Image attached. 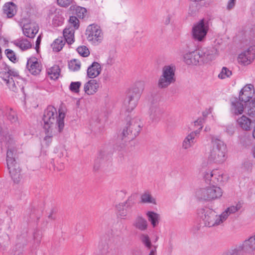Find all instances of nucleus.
I'll use <instances>...</instances> for the list:
<instances>
[{
	"mask_svg": "<svg viewBox=\"0 0 255 255\" xmlns=\"http://www.w3.org/2000/svg\"><path fill=\"white\" fill-rule=\"evenodd\" d=\"M64 113L60 112L58 116L57 110L53 106H48L45 110L42 118L46 134L44 140L50 142L52 136L62 131L64 127Z\"/></svg>",
	"mask_w": 255,
	"mask_h": 255,
	"instance_id": "obj_1",
	"label": "nucleus"
},
{
	"mask_svg": "<svg viewBox=\"0 0 255 255\" xmlns=\"http://www.w3.org/2000/svg\"><path fill=\"white\" fill-rule=\"evenodd\" d=\"M4 143L7 148L6 163L9 173L13 181L18 183L20 180V169L14 157L16 151L15 141L12 137L8 136L5 137Z\"/></svg>",
	"mask_w": 255,
	"mask_h": 255,
	"instance_id": "obj_2",
	"label": "nucleus"
},
{
	"mask_svg": "<svg viewBox=\"0 0 255 255\" xmlns=\"http://www.w3.org/2000/svg\"><path fill=\"white\" fill-rule=\"evenodd\" d=\"M0 77L12 91L17 92L24 88L25 81L19 76L17 71L8 67L5 66L1 69Z\"/></svg>",
	"mask_w": 255,
	"mask_h": 255,
	"instance_id": "obj_3",
	"label": "nucleus"
},
{
	"mask_svg": "<svg viewBox=\"0 0 255 255\" xmlns=\"http://www.w3.org/2000/svg\"><path fill=\"white\" fill-rule=\"evenodd\" d=\"M201 223L209 228L222 226L226 221V214L222 213L217 214L213 210L209 208L202 209L199 212Z\"/></svg>",
	"mask_w": 255,
	"mask_h": 255,
	"instance_id": "obj_4",
	"label": "nucleus"
},
{
	"mask_svg": "<svg viewBox=\"0 0 255 255\" xmlns=\"http://www.w3.org/2000/svg\"><path fill=\"white\" fill-rule=\"evenodd\" d=\"M142 81H136L128 93L123 103V108L128 112L132 111L137 106L138 101L144 88Z\"/></svg>",
	"mask_w": 255,
	"mask_h": 255,
	"instance_id": "obj_5",
	"label": "nucleus"
},
{
	"mask_svg": "<svg viewBox=\"0 0 255 255\" xmlns=\"http://www.w3.org/2000/svg\"><path fill=\"white\" fill-rule=\"evenodd\" d=\"M212 147L208 156V161L210 162L221 163L227 159V149L226 144L221 139L213 137Z\"/></svg>",
	"mask_w": 255,
	"mask_h": 255,
	"instance_id": "obj_6",
	"label": "nucleus"
},
{
	"mask_svg": "<svg viewBox=\"0 0 255 255\" xmlns=\"http://www.w3.org/2000/svg\"><path fill=\"white\" fill-rule=\"evenodd\" d=\"M222 194V190L219 187L211 184L197 189L195 192V196L198 199L207 201L219 198Z\"/></svg>",
	"mask_w": 255,
	"mask_h": 255,
	"instance_id": "obj_7",
	"label": "nucleus"
},
{
	"mask_svg": "<svg viewBox=\"0 0 255 255\" xmlns=\"http://www.w3.org/2000/svg\"><path fill=\"white\" fill-rule=\"evenodd\" d=\"M176 67L173 65L164 66L162 69V74L158 81V86L160 88H165L176 81Z\"/></svg>",
	"mask_w": 255,
	"mask_h": 255,
	"instance_id": "obj_8",
	"label": "nucleus"
},
{
	"mask_svg": "<svg viewBox=\"0 0 255 255\" xmlns=\"http://www.w3.org/2000/svg\"><path fill=\"white\" fill-rule=\"evenodd\" d=\"M209 28L208 21L205 19L200 20L192 27V38L195 41H203L205 39Z\"/></svg>",
	"mask_w": 255,
	"mask_h": 255,
	"instance_id": "obj_9",
	"label": "nucleus"
},
{
	"mask_svg": "<svg viewBox=\"0 0 255 255\" xmlns=\"http://www.w3.org/2000/svg\"><path fill=\"white\" fill-rule=\"evenodd\" d=\"M203 177L207 183L211 185H218L227 180V177L224 172L218 169L205 171L203 174Z\"/></svg>",
	"mask_w": 255,
	"mask_h": 255,
	"instance_id": "obj_10",
	"label": "nucleus"
},
{
	"mask_svg": "<svg viewBox=\"0 0 255 255\" xmlns=\"http://www.w3.org/2000/svg\"><path fill=\"white\" fill-rule=\"evenodd\" d=\"M85 34L88 40L95 44L101 42L103 39L102 30L97 25H89L87 28Z\"/></svg>",
	"mask_w": 255,
	"mask_h": 255,
	"instance_id": "obj_11",
	"label": "nucleus"
},
{
	"mask_svg": "<svg viewBox=\"0 0 255 255\" xmlns=\"http://www.w3.org/2000/svg\"><path fill=\"white\" fill-rule=\"evenodd\" d=\"M142 124L137 119L131 120L127 127L123 129V136L128 137V139H132L139 134Z\"/></svg>",
	"mask_w": 255,
	"mask_h": 255,
	"instance_id": "obj_12",
	"label": "nucleus"
},
{
	"mask_svg": "<svg viewBox=\"0 0 255 255\" xmlns=\"http://www.w3.org/2000/svg\"><path fill=\"white\" fill-rule=\"evenodd\" d=\"M255 58V45H252L239 54L238 61L241 64L247 65L251 64Z\"/></svg>",
	"mask_w": 255,
	"mask_h": 255,
	"instance_id": "obj_13",
	"label": "nucleus"
},
{
	"mask_svg": "<svg viewBox=\"0 0 255 255\" xmlns=\"http://www.w3.org/2000/svg\"><path fill=\"white\" fill-rule=\"evenodd\" d=\"M198 53L200 57V64L212 61L218 54L217 49L214 47L204 48L199 50Z\"/></svg>",
	"mask_w": 255,
	"mask_h": 255,
	"instance_id": "obj_14",
	"label": "nucleus"
},
{
	"mask_svg": "<svg viewBox=\"0 0 255 255\" xmlns=\"http://www.w3.org/2000/svg\"><path fill=\"white\" fill-rule=\"evenodd\" d=\"M134 204V202L133 198L132 197H129L126 202L116 205V209L117 211V214L118 217L121 219H125L128 215V212L127 210L125 209V207H126L127 209H129L131 208Z\"/></svg>",
	"mask_w": 255,
	"mask_h": 255,
	"instance_id": "obj_15",
	"label": "nucleus"
},
{
	"mask_svg": "<svg viewBox=\"0 0 255 255\" xmlns=\"http://www.w3.org/2000/svg\"><path fill=\"white\" fill-rule=\"evenodd\" d=\"M254 94V86L252 84H247L241 90L239 98L242 101L246 103L252 99Z\"/></svg>",
	"mask_w": 255,
	"mask_h": 255,
	"instance_id": "obj_16",
	"label": "nucleus"
},
{
	"mask_svg": "<svg viewBox=\"0 0 255 255\" xmlns=\"http://www.w3.org/2000/svg\"><path fill=\"white\" fill-rule=\"evenodd\" d=\"M238 249L240 251L243 250L249 255H252L255 252V236L254 235L245 240Z\"/></svg>",
	"mask_w": 255,
	"mask_h": 255,
	"instance_id": "obj_17",
	"label": "nucleus"
},
{
	"mask_svg": "<svg viewBox=\"0 0 255 255\" xmlns=\"http://www.w3.org/2000/svg\"><path fill=\"white\" fill-rule=\"evenodd\" d=\"M27 68L31 74L36 75L40 73L42 66L37 58L31 57L27 60Z\"/></svg>",
	"mask_w": 255,
	"mask_h": 255,
	"instance_id": "obj_18",
	"label": "nucleus"
},
{
	"mask_svg": "<svg viewBox=\"0 0 255 255\" xmlns=\"http://www.w3.org/2000/svg\"><path fill=\"white\" fill-rule=\"evenodd\" d=\"M200 133V129L191 132L184 138L182 147L184 149H188L191 148L196 142L195 138Z\"/></svg>",
	"mask_w": 255,
	"mask_h": 255,
	"instance_id": "obj_19",
	"label": "nucleus"
},
{
	"mask_svg": "<svg viewBox=\"0 0 255 255\" xmlns=\"http://www.w3.org/2000/svg\"><path fill=\"white\" fill-rule=\"evenodd\" d=\"M200 57L198 51L189 52L184 55V61L189 65H197L200 64Z\"/></svg>",
	"mask_w": 255,
	"mask_h": 255,
	"instance_id": "obj_20",
	"label": "nucleus"
},
{
	"mask_svg": "<svg viewBox=\"0 0 255 255\" xmlns=\"http://www.w3.org/2000/svg\"><path fill=\"white\" fill-rule=\"evenodd\" d=\"M38 24L34 22H30L24 24L22 28L23 34L29 38L34 37L38 32Z\"/></svg>",
	"mask_w": 255,
	"mask_h": 255,
	"instance_id": "obj_21",
	"label": "nucleus"
},
{
	"mask_svg": "<svg viewBox=\"0 0 255 255\" xmlns=\"http://www.w3.org/2000/svg\"><path fill=\"white\" fill-rule=\"evenodd\" d=\"M132 226L135 229L143 232L147 230L148 224L146 219L142 215H138L134 218Z\"/></svg>",
	"mask_w": 255,
	"mask_h": 255,
	"instance_id": "obj_22",
	"label": "nucleus"
},
{
	"mask_svg": "<svg viewBox=\"0 0 255 255\" xmlns=\"http://www.w3.org/2000/svg\"><path fill=\"white\" fill-rule=\"evenodd\" d=\"M102 71V67L100 63L94 62L90 65L87 70V76L93 79L98 77Z\"/></svg>",
	"mask_w": 255,
	"mask_h": 255,
	"instance_id": "obj_23",
	"label": "nucleus"
},
{
	"mask_svg": "<svg viewBox=\"0 0 255 255\" xmlns=\"http://www.w3.org/2000/svg\"><path fill=\"white\" fill-rule=\"evenodd\" d=\"M241 99L233 98L231 102V111L235 115H241L244 110V106L240 101Z\"/></svg>",
	"mask_w": 255,
	"mask_h": 255,
	"instance_id": "obj_24",
	"label": "nucleus"
},
{
	"mask_svg": "<svg viewBox=\"0 0 255 255\" xmlns=\"http://www.w3.org/2000/svg\"><path fill=\"white\" fill-rule=\"evenodd\" d=\"M236 122L237 126L244 130L249 131L252 129L251 120L246 116L243 115L239 118Z\"/></svg>",
	"mask_w": 255,
	"mask_h": 255,
	"instance_id": "obj_25",
	"label": "nucleus"
},
{
	"mask_svg": "<svg viewBox=\"0 0 255 255\" xmlns=\"http://www.w3.org/2000/svg\"><path fill=\"white\" fill-rule=\"evenodd\" d=\"M99 87V83L97 80L93 79L85 84L84 90L87 94L91 95L95 94L98 91Z\"/></svg>",
	"mask_w": 255,
	"mask_h": 255,
	"instance_id": "obj_26",
	"label": "nucleus"
},
{
	"mask_svg": "<svg viewBox=\"0 0 255 255\" xmlns=\"http://www.w3.org/2000/svg\"><path fill=\"white\" fill-rule=\"evenodd\" d=\"M3 12L8 18L12 17L16 13V6L11 2H6L3 6Z\"/></svg>",
	"mask_w": 255,
	"mask_h": 255,
	"instance_id": "obj_27",
	"label": "nucleus"
},
{
	"mask_svg": "<svg viewBox=\"0 0 255 255\" xmlns=\"http://www.w3.org/2000/svg\"><path fill=\"white\" fill-rule=\"evenodd\" d=\"M12 43L22 51L30 49L32 45L30 41L27 39L23 38L14 40L12 42Z\"/></svg>",
	"mask_w": 255,
	"mask_h": 255,
	"instance_id": "obj_28",
	"label": "nucleus"
},
{
	"mask_svg": "<svg viewBox=\"0 0 255 255\" xmlns=\"http://www.w3.org/2000/svg\"><path fill=\"white\" fill-rule=\"evenodd\" d=\"M145 215L153 228L158 226L160 218L159 214L153 211H149L146 212Z\"/></svg>",
	"mask_w": 255,
	"mask_h": 255,
	"instance_id": "obj_29",
	"label": "nucleus"
},
{
	"mask_svg": "<svg viewBox=\"0 0 255 255\" xmlns=\"http://www.w3.org/2000/svg\"><path fill=\"white\" fill-rule=\"evenodd\" d=\"M75 29L72 26L66 27L63 31L64 39L69 44L74 42Z\"/></svg>",
	"mask_w": 255,
	"mask_h": 255,
	"instance_id": "obj_30",
	"label": "nucleus"
},
{
	"mask_svg": "<svg viewBox=\"0 0 255 255\" xmlns=\"http://www.w3.org/2000/svg\"><path fill=\"white\" fill-rule=\"evenodd\" d=\"M140 202L143 204H151L154 205L157 204L156 198L149 191H145L141 195Z\"/></svg>",
	"mask_w": 255,
	"mask_h": 255,
	"instance_id": "obj_31",
	"label": "nucleus"
},
{
	"mask_svg": "<svg viewBox=\"0 0 255 255\" xmlns=\"http://www.w3.org/2000/svg\"><path fill=\"white\" fill-rule=\"evenodd\" d=\"M148 114L151 120L156 121L159 118L161 111L157 105H152L149 108Z\"/></svg>",
	"mask_w": 255,
	"mask_h": 255,
	"instance_id": "obj_32",
	"label": "nucleus"
},
{
	"mask_svg": "<svg viewBox=\"0 0 255 255\" xmlns=\"http://www.w3.org/2000/svg\"><path fill=\"white\" fill-rule=\"evenodd\" d=\"M65 42L62 37H60L56 39L51 45L53 51L58 52L61 50L65 44Z\"/></svg>",
	"mask_w": 255,
	"mask_h": 255,
	"instance_id": "obj_33",
	"label": "nucleus"
},
{
	"mask_svg": "<svg viewBox=\"0 0 255 255\" xmlns=\"http://www.w3.org/2000/svg\"><path fill=\"white\" fill-rule=\"evenodd\" d=\"M242 207V204L240 202L236 203L235 205H232L227 208L224 212H222L223 215L226 214V220H227L229 216L232 214H234L238 211Z\"/></svg>",
	"mask_w": 255,
	"mask_h": 255,
	"instance_id": "obj_34",
	"label": "nucleus"
},
{
	"mask_svg": "<svg viewBox=\"0 0 255 255\" xmlns=\"http://www.w3.org/2000/svg\"><path fill=\"white\" fill-rule=\"evenodd\" d=\"M245 109L248 114L251 117H255V99L245 103Z\"/></svg>",
	"mask_w": 255,
	"mask_h": 255,
	"instance_id": "obj_35",
	"label": "nucleus"
},
{
	"mask_svg": "<svg viewBox=\"0 0 255 255\" xmlns=\"http://www.w3.org/2000/svg\"><path fill=\"white\" fill-rule=\"evenodd\" d=\"M140 240L142 244L147 250L153 249L154 247H155L152 245L150 239L146 234H141L140 236Z\"/></svg>",
	"mask_w": 255,
	"mask_h": 255,
	"instance_id": "obj_36",
	"label": "nucleus"
},
{
	"mask_svg": "<svg viewBox=\"0 0 255 255\" xmlns=\"http://www.w3.org/2000/svg\"><path fill=\"white\" fill-rule=\"evenodd\" d=\"M60 70L58 66L54 65L47 70V73L51 79H57L60 75Z\"/></svg>",
	"mask_w": 255,
	"mask_h": 255,
	"instance_id": "obj_37",
	"label": "nucleus"
},
{
	"mask_svg": "<svg viewBox=\"0 0 255 255\" xmlns=\"http://www.w3.org/2000/svg\"><path fill=\"white\" fill-rule=\"evenodd\" d=\"M232 75V71L226 67H223L218 77L220 79H225L230 78Z\"/></svg>",
	"mask_w": 255,
	"mask_h": 255,
	"instance_id": "obj_38",
	"label": "nucleus"
},
{
	"mask_svg": "<svg viewBox=\"0 0 255 255\" xmlns=\"http://www.w3.org/2000/svg\"><path fill=\"white\" fill-rule=\"evenodd\" d=\"M99 248L102 255H113L110 252L111 250L108 244L101 242L99 246Z\"/></svg>",
	"mask_w": 255,
	"mask_h": 255,
	"instance_id": "obj_39",
	"label": "nucleus"
},
{
	"mask_svg": "<svg viewBox=\"0 0 255 255\" xmlns=\"http://www.w3.org/2000/svg\"><path fill=\"white\" fill-rule=\"evenodd\" d=\"M81 67L80 62L76 59L71 60L69 63V67L72 71H77Z\"/></svg>",
	"mask_w": 255,
	"mask_h": 255,
	"instance_id": "obj_40",
	"label": "nucleus"
},
{
	"mask_svg": "<svg viewBox=\"0 0 255 255\" xmlns=\"http://www.w3.org/2000/svg\"><path fill=\"white\" fill-rule=\"evenodd\" d=\"M75 13L80 18H83L86 15L87 10L85 8L77 6L75 9Z\"/></svg>",
	"mask_w": 255,
	"mask_h": 255,
	"instance_id": "obj_41",
	"label": "nucleus"
},
{
	"mask_svg": "<svg viewBox=\"0 0 255 255\" xmlns=\"http://www.w3.org/2000/svg\"><path fill=\"white\" fill-rule=\"evenodd\" d=\"M78 53L83 57H87L90 54L88 48L85 46H79L77 48Z\"/></svg>",
	"mask_w": 255,
	"mask_h": 255,
	"instance_id": "obj_42",
	"label": "nucleus"
},
{
	"mask_svg": "<svg viewBox=\"0 0 255 255\" xmlns=\"http://www.w3.org/2000/svg\"><path fill=\"white\" fill-rule=\"evenodd\" d=\"M69 22L75 30L78 28L79 26V21L76 16H70L69 19Z\"/></svg>",
	"mask_w": 255,
	"mask_h": 255,
	"instance_id": "obj_43",
	"label": "nucleus"
},
{
	"mask_svg": "<svg viewBox=\"0 0 255 255\" xmlns=\"http://www.w3.org/2000/svg\"><path fill=\"white\" fill-rule=\"evenodd\" d=\"M81 85L80 82H72L71 83L69 88L73 92L78 93L79 91V88Z\"/></svg>",
	"mask_w": 255,
	"mask_h": 255,
	"instance_id": "obj_44",
	"label": "nucleus"
},
{
	"mask_svg": "<svg viewBox=\"0 0 255 255\" xmlns=\"http://www.w3.org/2000/svg\"><path fill=\"white\" fill-rule=\"evenodd\" d=\"M5 53L7 57L12 62H15L16 61V56L14 52L11 49H6Z\"/></svg>",
	"mask_w": 255,
	"mask_h": 255,
	"instance_id": "obj_45",
	"label": "nucleus"
},
{
	"mask_svg": "<svg viewBox=\"0 0 255 255\" xmlns=\"http://www.w3.org/2000/svg\"><path fill=\"white\" fill-rule=\"evenodd\" d=\"M8 119L11 122H15L17 121V117L16 116L15 112L12 110H10L7 115Z\"/></svg>",
	"mask_w": 255,
	"mask_h": 255,
	"instance_id": "obj_46",
	"label": "nucleus"
},
{
	"mask_svg": "<svg viewBox=\"0 0 255 255\" xmlns=\"http://www.w3.org/2000/svg\"><path fill=\"white\" fill-rule=\"evenodd\" d=\"M72 0H57L59 5L63 7L68 6L71 3Z\"/></svg>",
	"mask_w": 255,
	"mask_h": 255,
	"instance_id": "obj_47",
	"label": "nucleus"
},
{
	"mask_svg": "<svg viewBox=\"0 0 255 255\" xmlns=\"http://www.w3.org/2000/svg\"><path fill=\"white\" fill-rule=\"evenodd\" d=\"M236 0H229L227 5V9L229 10L233 9L236 4Z\"/></svg>",
	"mask_w": 255,
	"mask_h": 255,
	"instance_id": "obj_48",
	"label": "nucleus"
},
{
	"mask_svg": "<svg viewBox=\"0 0 255 255\" xmlns=\"http://www.w3.org/2000/svg\"><path fill=\"white\" fill-rule=\"evenodd\" d=\"M239 251L240 250L238 248L232 251H229L223 255H240Z\"/></svg>",
	"mask_w": 255,
	"mask_h": 255,
	"instance_id": "obj_49",
	"label": "nucleus"
},
{
	"mask_svg": "<svg viewBox=\"0 0 255 255\" xmlns=\"http://www.w3.org/2000/svg\"><path fill=\"white\" fill-rule=\"evenodd\" d=\"M62 17H58V20L56 17H54L53 18V21L55 25H59L61 24L62 22Z\"/></svg>",
	"mask_w": 255,
	"mask_h": 255,
	"instance_id": "obj_50",
	"label": "nucleus"
},
{
	"mask_svg": "<svg viewBox=\"0 0 255 255\" xmlns=\"http://www.w3.org/2000/svg\"><path fill=\"white\" fill-rule=\"evenodd\" d=\"M150 252L147 255H156V247H154L153 249L149 250Z\"/></svg>",
	"mask_w": 255,
	"mask_h": 255,
	"instance_id": "obj_51",
	"label": "nucleus"
},
{
	"mask_svg": "<svg viewBox=\"0 0 255 255\" xmlns=\"http://www.w3.org/2000/svg\"><path fill=\"white\" fill-rule=\"evenodd\" d=\"M166 250H167V252L169 254H170L172 253V250H173V245H172V244L170 243L169 244V245L168 246Z\"/></svg>",
	"mask_w": 255,
	"mask_h": 255,
	"instance_id": "obj_52",
	"label": "nucleus"
},
{
	"mask_svg": "<svg viewBox=\"0 0 255 255\" xmlns=\"http://www.w3.org/2000/svg\"><path fill=\"white\" fill-rule=\"evenodd\" d=\"M227 132L230 135H232L234 133L233 128L232 127H228L227 128Z\"/></svg>",
	"mask_w": 255,
	"mask_h": 255,
	"instance_id": "obj_53",
	"label": "nucleus"
},
{
	"mask_svg": "<svg viewBox=\"0 0 255 255\" xmlns=\"http://www.w3.org/2000/svg\"><path fill=\"white\" fill-rule=\"evenodd\" d=\"M40 42H41V37L40 36H39L37 37L36 41V47H38L40 43Z\"/></svg>",
	"mask_w": 255,
	"mask_h": 255,
	"instance_id": "obj_54",
	"label": "nucleus"
},
{
	"mask_svg": "<svg viewBox=\"0 0 255 255\" xmlns=\"http://www.w3.org/2000/svg\"><path fill=\"white\" fill-rule=\"evenodd\" d=\"M170 17H169V16H167V17L165 18V20H164V23H165V24H168L170 23Z\"/></svg>",
	"mask_w": 255,
	"mask_h": 255,
	"instance_id": "obj_55",
	"label": "nucleus"
},
{
	"mask_svg": "<svg viewBox=\"0 0 255 255\" xmlns=\"http://www.w3.org/2000/svg\"><path fill=\"white\" fill-rule=\"evenodd\" d=\"M210 130V128L209 127H206L205 128V131H209Z\"/></svg>",
	"mask_w": 255,
	"mask_h": 255,
	"instance_id": "obj_56",
	"label": "nucleus"
},
{
	"mask_svg": "<svg viewBox=\"0 0 255 255\" xmlns=\"http://www.w3.org/2000/svg\"><path fill=\"white\" fill-rule=\"evenodd\" d=\"M253 157L255 158V148H254L253 150Z\"/></svg>",
	"mask_w": 255,
	"mask_h": 255,
	"instance_id": "obj_57",
	"label": "nucleus"
},
{
	"mask_svg": "<svg viewBox=\"0 0 255 255\" xmlns=\"http://www.w3.org/2000/svg\"><path fill=\"white\" fill-rule=\"evenodd\" d=\"M201 122V120L199 121V120H197V121H196L195 122V125H196V124H199V123Z\"/></svg>",
	"mask_w": 255,
	"mask_h": 255,
	"instance_id": "obj_58",
	"label": "nucleus"
},
{
	"mask_svg": "<svg viewBox=\"0 0 255 255\" xmlns=\"http://www.w3.org/2000/svg\"><path fill=\"white\" fill-rule=\"evenodd\" d=\"M253 136L255 138V128L254 129L253 131Z\"/></svg>",
	"mask_w": 255,
	"mask_h": 255,
	"instance_id": "obj_59",
	"label": "nucleus"
},
{
	"mask_svg": "<svg viewBox=\"0 0 255 255\" xmlns=\"http://www.w3.org/2000/svg\"><path fill=\"white\" fill-rule=\"evenodd\" d=\"M244 137L245 138H247L248 137V135H247V134H245L244 135Z\"/></svg>",
	"mask_w": 255,
	"mask_h": 255,
	"instance_id": "obj_60",
	"label": "nucleus"
},
{
	"mask_svg": "<svg viewBox=\"0 0 255 255\" xmlns=\"http://www.w3.org/2000/svg\"><path fill=\"white\" fill-rule=\"evenodd\" d=\"M61 150H62V152H61V154H62V155H60V156H62V155H63V152H62V151L64 150V148H61Z\"/></svg>",
	"mask_w": 255,
	"mask_h": 255,
	"instance_id": "obj_61",
	"label": "nucleus"
},
{
	"mask_svg": "<svg viewBox=\"0 0 255 255\" xmlns=\"http://www.w3.org/2000/svg\"><path fill=\"white\" fill-rule=\"evenodd\" d=\"M239 139H240V141H241V142H242V138L241 136H240L239 137Z\"/></svg>",
	"mask_w": 255,
	"mask_h": 255,
	"instance_id": "obj_62",
	"label": "nucleus"
},
{
	"mask_svg": "<svg viewBox=\"0 0 255 255\" xmlns=\"http://www.w3.org/2000/svg\"><path fill=\"white\" fill-rule=\"evenodd\" d=\"M79 101H77V105H78V104H79Z\"/></svg>",
	"mask_w": 255,
	"mask_h": 255,
	"instance_id": "obj_63",
	"label": "nucleus"
},
{
	"mask_svg": "<svg viewBox=\"0 0 255 255\" xmlns=\"http://www.w3.org/2000/svg\"><path fill=\"white\" fill-rule=\"evenodd\" d=\"M252 255H255V252L253 253Z\"/></svg>",
	"mask_w": 255,
	"mask_h": 255,
	"instance_id": "obj_64",
	"label": "nucleus"
}]
</instances>
